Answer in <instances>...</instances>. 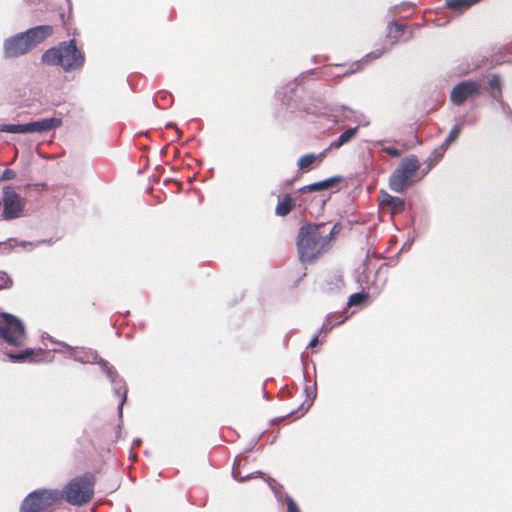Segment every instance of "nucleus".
Here are the masks:
<instances>
[{"label":"nucleus","instance_id":"nucleus-1","mask_svg":"<svg viewBox=\"0 0 512 512\" xmlns=\"http://www.w3.org/2000/svg\"><path fill=\"white\" fill-rule=\"evenodd\" d=\"M342 226L339 223L333 225L330 230L324 223L307 224L300 228L297 238V248L300 256H318L325 253L332 241L340 234Z\"/></svg>","mask_w":512,"mask_h":512},{"label":"nucleus","instance_id":"nucleus-2","mask_svg":"<svg viewBox=\"0 0 512 512\" xmlns=\"http://www.w3.org/2000/svg\"><path fill=\"white\" fill-rule=\"evenodd\" d=\"M41 60L51 66H61L64 71L70 72L81 68L85 62V56L76 46L74 39L61 42L59 45L46 50Z\"/></svg>","mask_w":512,"mask_h":512},{"label":"nucleus","instance_id":"nucleus-3","mask_svg":"<svg viewBox=\"0 0 512 512\" xmlns=\"http://www.w3.org/2000/svg\"><path fill=\"white\" fill-rule=\"evenodd\" d=\"M420 163L415 155L402 159L398 168L389 178V187L392 191L402 193L408 189L414 182Z\"/></svg>","mask_w":512,"mask_h":512},{"label":"nucleus","instance_id":"nucleus-4","mask_svg":"<svg viewBox=\"0 0 512 512\" xmlns=\"http://www.w3.org/2000/svg\"><path fill=\"white\" fill-rule=\"evenodd\" d=\"M93 493L92 478L85 476L70 481L61 493V497L72 505H83L91 500Z\"/></svg>","mask_w":512,"mask_h":512},{"label":"nucleus","instance_id":"nucleus-5","mask_svg":"<svg viewBox=\"0 0 512 512\" xmlns=\"http://www.w3.org/2000/svg\"><path fill=\"white\" fill-rule=\"evenodd\" d=\"M0 338H2L9 345H22L26 338L23 323L18 318L11 314L1 313Z\"/></svg>","mask_w":512,"mask_h":512},{"label":"nucleus","instance_id":"nucleus-6","mask_svg":"<svg viewBox=\"0 0 512 512\" xmlns=\"http://www.w3.org/2000/svg\"><path fill=\"white\" fill-rule=\"evenodd\" d=\"M0 205L3 208L2 218L9 221L24 215L26 199L18 194L14 187L6 185L2 189Z\"/></svg>","mask_w":512,"mask_h":512},{"label":"nucleus","instance_id":"nucleus-7","mask_svg":"<svg viewBox=\"0 0 512 512\" xmlns=\"http://www.w3.org/2000/svg\"><path fill=\"white\" fill-rule=\"evenodd\" d=\"M61 499L57 490H38L30 493L22 502L20 512H42Z\"/></svg>","mask_w":512,"mask_h":512},{"label":"nucleus","instance_id":"nucleus-8","mask_svg":"<svg viewBox=\"0 0 512 512\" xmlns=\"http://www.w3.org/2000/svg\"><path fill=\"white\" fill-rule=\"evenodd\" d=\"M62 125L59 118H45L27 124H0V132L8 133H41L50 131Z\"/></svg>","mask_w":512,"mask_h":512},{"label":"nucleus","instance_id":"nucleus-9","mask_svg":"<svg viewBox=\"0 0 512 512\" xmlns=\"http://www.w3.org/2000/svg\"><path fill=\"white\" fill-rule=\"evenodd\" d=\"M482 92V86L479 82L465 80L453 87L450 93V100L457 106L463 105L468 100H473Z\"/></svg>","mask_w":512,"mask_h":512},{"label":"nucleus","instance_id":"nucleus-10","mask_svg":"<svg viewBox=\"0 0 512 512\" xmlns=\"http://www.w3.org/2000/svg\"><path fill=\"white\" fill-rule=\"evenodd\" d=\"M31 46L25 35L19 33L4 42V54L6 58H16L31 50Z\"/></svg>","mask_w":512,"mask_h":512},{"label":"nucleus","instance_id":"nucleus-11","mask_svg":"<svg viewBox=\"0 0 512 512\" xmlns=\"http://www.w3.org/2000/svg\"><path fill=\"white\" fill-rule=\"evenodd\" d=\"M53 31L54 29L51 25H40L28 29L23 32V35L26 36L31 48H33L50 37L53 34Z\"/></svg>","mask_w":512,"mask_h":512},{"label":"nucleus","instance_id":"nucleus-12","mask_svg":"<svg viewBox=\"0 0 512 512\" xmlns=\"http://www.w3.org/2000/svg\"><path fill=\"white\" fill-rule=\"evenodd\" d=\"M380 205L383 209H387L392 216L400 214L405 210V201L403 199L392 196L385 191H381Z\"/></svg>","mask_w":512,"mask_h":512},{"label":"nucleus","instance_id":"nucleus-13","mask_svg":"<svg viewBox=\"0 0 512 512\" xmlns=\"http://www.w3.org/2000/svg\"><path fill=\"white\" fill-rule=\"evenodd\" d=\"M343 180L341 176H333L323 181L315 182L307 185L304 189L309 192H318L333 188Z\"/></svg>","mask_w":512,"mask_h":512},{"label":"nucleus","instance_id":"nucleus-14","mask_svg":"<svg viewBox=\"0 0 512 512\" xmlns=\"http://www.w3.org/2000/svg\"><path fill=\"white\" fill-rule=\"evenodd\" d=\"M42 353L41 349H26L20 353H10L8 354L9 359L17 362H25V361H37V356Z\"/></svg>","mask_w":512,"mask_h":512},{"label":"nucleus","instance_id":"nucleus-15","mask_svg":"<svg viewBox=\"0 0 512 512\" xmlns=\"http://www.w3.org/2000/svg\"><path fill=\"white\" fill-rule=\"evenodd\" d=\"M358 130V127L347 129L338 137L337 140L331 142L329 149H338L346 143L350 142L358 134Z\"/></svg>","mask_w":512,"mask_h":512},{"label":"nucleus","instance_id":"nucleus-16","mask_svg":"<svg viewBox=\"0 0 512 512\" xmlns=\"http://www.w3.org/2000/svg\"><path fill=\"white\" fill-rule=\"evenodd\" d=\"M72 356L82 363H92L97 361V354L92 351L78 350L71 347H66Z\"/></svg>","mask_w":512,"mask_h":512},{"label":"nucleus","instance_id":"nucleus-17","mask_svg":"<svg viewBox=\"0 0 512 512\" xmlns=\"http://www.w3.org/2000/svg\"><path fill=\"white\" fill-rule=\"evenodd\" d=\"M295 202L290 195H286L283 199L278 201L275 213L278 216L288 215L294 208Z\"/></svg>","mask_w":512,"mask_h":512},{"label":"nucleus","instance_id":"nucleus-18","mask_svg":"<svg viewBox=\"0 0 512 512\" xmlns=\"http://www.w3.org/2000/svg\"><path fill=\"white\" fill-rule=\"evenodd\" d=\"M326 155V152L324 151L323 153H321L319 156H316L314 154H305L303 156H301L298 160V168L300 170H305L307 168H309L317 159L319 160V163L322 162V160L324 159Z\"/></svg>","mask_w":512,"mask_h":512},{"label":"nucleus","instance_id":"nucleus-19","mask_svg":"<svg viewBox=\"0 0 512 512\" xmlns=\"http://www.w3.org/2000/svg\"><path fill=\"white\" fill-rule=\"evenodd\" d=\"M447 149H448L447 147H444V145L441 144L439 147L435 148L432 151V153L430 154V156L428 158L429 168L436 165L443 158Z\"/></svg>","mask_w":512,"mask_h":512},{"label":"nucleus","instance_id":"nucleus-20","mask_svg":"<svg viewBox=\"0 0 512 512\" xmlns=\"http://www.w3.org/2000/svg\"><path fill=\"white\" fill-rule=\"evenodd\" d=\"M489 87L491 89V95L494 99L499 100L502 96L501 93V80L497 75H493L489 80Z\"/></svg>","mask_w":512,"mask_h":512},{"label":"nucleus","instance_id":"nucleus-21","mask_svg":"<svg viewBox=\"0 0 512 512\" xmlns=\"http://www.w3.org/2000/svg\"><path fill=\"white\" fill-rule=\"evenodd\" d=\"M463 125L462 124H456L452 127L449 134L447 135L445 141L442 143L444 147H449L453 142H455L461 131H462Z\"/></svg>","mask_w":512,"mask_h":512},{"label":"nucleus","instance_id":"nucleus-22","mask_svg":"<svg viewBox=\"0 0 512 512\" xmlns=\"http://www.w3.org/2000/svg\"><path fill=\"white\" fill-rule=\"evenodd\" d=\"M366 299H367L366 294L356 293V294H353L350 296L348 304L350 306L359 305V304L363 303Z\"/></svg>","mask_w":512,"mask_h":512},{"label":"nucleus","instance_id":"nucleus-23","mask_svg":"<svg viewBox=\"0 0 512 512\" xmlns=\"http://www.w3.org/2000/svg\"><path fill=\"white\" fill-rule=\"evenodd\" d=\"M16 177V173L12 169H5L0 177L1 181L13 180Z\"/></svg>","mask_w":512,"mask_h":512},{"label":"nucleus","instance_id":"nucleus-24","mask_svg":"<svg viewBox=\"0 0 512 512\" xmlns=\"http://www.w3.org/2000/svg\"><path fill=\"white\" fill-rule=\"evenodd\" d=\"M0 281H1L0 289L7 288L11 284L10 279L7 277V275L5 273H0Z\"/></svg>","mask_w":512,"mask_h":512},{"label":"nucleus","instance_id":"nucleus-25","mask_svg":"<svg viewBox=\"0 0 512 512\" xmlns=\"http://www.w3.org/2000/svg\"><path fill=\"white\" fill-rule=\"evenodd\" d=\"M287 512H299L296 503L291 498L287 500Z\"/></svg>","mask_w":512,"mask_h":512},{"label":"nucleus","instance_id":"nucleus-26","mask_svg":"<svg viewBox=\"0 0 512 512\" xmlns=\"http://www.w3.org/2000/svg\"><path fill=\"white\" fill-rule=\"evenodd\" d=\"M384 151L392 157H399L401 155L400 151L394 147H387Z\"/></svg>","mask_w":512,"mask_h":512},{"label":"nucleus","instance_id":"nucleus-27","mask_svg":"<svg viewBox=\"0 0 512 512\" xmlns=\"http://www.w3.org/2000/svg\"><path fill=\"white\" fill-rule=\"evenodd\" d=\"M353 67H354V68H352L350 71H347V72L345 73V75H349V74H352V73H354V72L359 71V70L361 69V64H360L359 62H356V63H354V64H353Z\"/></svg>","mask_w":512,"mask_h":512},{"label":"nucleus","instance_id":"nucleus-28","mask_svg":"<svg viewBox=\"0 0 512 512\" xmlns=\"http://www.w3.org/2000/svg\"><path fill=\"white\" fill-rule=\"evenodd\" d=\"M331 329V327L328 324V319L325 321V323L321 327V331L328 332Z\"/></svg>","mask_w":512,"mask_h":512},{"label":"nucleus","instance_id":"nucleus-29","mask_svg":"<svg viewBox=\"0 0 512 512\" xmlns=\"http://www.w3.org/2000/svg\"><path fill=\"white\" fill-rule=\"evenodd\" d=\"M318 344V337L315 336L311 339L310 343H309V347H315L316 345Z\"/></svg>","mask_w":512,"mask_h":512},{"label":"nucleus","instance_id":"nucleus-30","mask_svg":"<svg viewBox=\"0 0 512 512\" xmlns=\"http://www.w3.org/2000/svg\"><path fill=\"white\" fill-rule=\"evenodd\" d=\"M393 26L396 28L397 31H402L404 29V25L394 23Z\"/></svg>","mask_w":512,"mask_h":512},{"label":"nucleus","instance_id":"nucleus-31","mask_svg":"<svg viewBox=\"0 0 512 512\" xmlns=\"http://www.w3.org/2000/svg\"><path fill=\"white\" fill-rule=\"evenodd\" d=\"M123 402H124V399H122V401L120 402V408L122 407Z\"/></svg>","mask_w":512,"mask_h":512}]
</instances>
